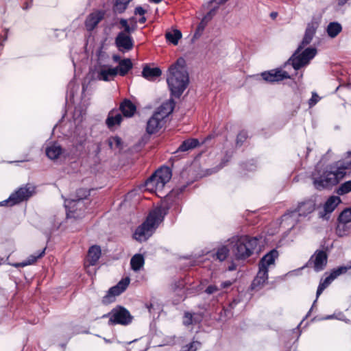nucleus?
<instances>
[{
    "label": "nucleus",
    "mask_w": 351,
    "mask_h": 351,
    "mask_svg": "<svg viewBox=\"0 0 351 351\" xmlns=\"http://www.w3.org/2000/svg\"><path fill=\"white\" fill-rule=\"evenodd\" d=\"M167 213L166 206H160L152 210L146 220L136 229L134 238L141 242L146 241L162 222Z\"/></svg>",
    "instance_id": "4"
},
{
    "label": "nucleus",
    "mask_w": 351,
    "mask_h": 351,
    "mask_svg": "<svg viewBox=\"0 0 351 351\" xmlns=\"http://www.w3.org/2000/svg\"><path fill=\"white\" fill-rule=\"evenodd\" d=\"M218 291H220V289H219V286L217 285H210L205 289V293L208 295L213 294Z\"/></svg>",
    "instance_id": "46"
},
{
    "label": "nucleus",
    "mask_w": 351,
    "mask_h": 351,
    "mask_svg": "<svg viewBox=\"0 0 351 351\" xmlns=\"http://www.w3.org/2000/svg\"><path fill=\"white\" fill-rule=\"evenodd\" d=\"M167 82L171 95L179 98L189 82L186 61L183 58H179L169 66L167 72Z\"/></svg>",
    "instance_id": "3"
},
{
    "label": "nucleus",
    "mask_w": 351,
    "mask_h": 351,
    "mask_svg": "<svg viewBox=\"0 0 351 351\" xmlns=\"http://www.w3.org/2000/svg\"><path fill=\"white\" fill-rule=\"evenodd\" d=\"M336 228V233L339 237H345L351 234V223H346L339 218Z\"/></svg>",
    "instance_id": "26"
},
{
    "label": "nucleus",
    "mask_w": 351,
    "mask_h": 351,
    "mask_svg": "<svg viewBox=\"0 0 351 351\" xmlns=\"http://www.w3.org/2000/svg\"><path fill=\"white\" fill-rule=\"evenodd\" d=\"M232 254L237 260H245L251 256L258 243L256 237L241 235L230 240Z\"/></svg>",
    "instance_id": "5"
},
{
    "label": "nucleus",
    "mask_w": 351,
    "mask_h": 351,
    "mask_svg": "<svg viewBox=\"0 0 351 351\" xmlns=\"http://www.w3.org/2000/svg\"><path fill=\"white\" fill-rule=\"evenodd\" d=\"M133 66L132 62L130 59L125 58L121 60L119 65L114 69H117V75L125 76Z\"/></svg>",
    "instance_id": "24"
},
{
    "label": "nucleus",
    "mask_w": 351,
    "mask_h": 351,
    "mask_svg": "<svg viewBox=\"0 0 351 351\" xmlns=\"http://www.w3.org/2000/svg\"><path fill=\"white\" fill-rule=\"evenodd\" d=\"M229 251L226 246L219 247L216 252V258L220 261H224L227 258Z\"/></svg>",
    "instance_id": "38"
},
{
    "label": "nucleus",
    "mask_w": 351,
    "mask_h": 351,
    "mask_svg": "<svg viewBox=\"0 0 351 351\" xmlns=\"http://www.w3.org/2000/svg\"><path fill=\"white\" fill-rule=\"evenodd\" d=\"M227 1L228 0H211L209 2H208V6L210 5V4H213L214 3H215L217 5H219L221 3H223Z\"/></svg>",
    "instance_id": "54"
},
{
    "label": "nucleus",
    "mask_w": 351,
    "mask_h": 351,
    "mask_svg": "<svg viewBox=\"0 0 351 351\" xmlns=\"http://www.w3.org/2000/svg\"><path fill=\"white\" fill-rule=\"evenodd\" d=\"M234 269V266H232L229 267V270L232 271Z\"/></svg>",
    "instance_id": "61"
},
{
    "label": "nucleus",
    "mask_w": 351,
    "mask_h": 351,
    "mask_svg": "<svg viewBox=\"0 0 351 351\" xmlns=\"http://www.w3.org/2000/svg\"><path fill=\"white\" fill-rule=\"evenodd\" d=\"M316 29L317 25L315 23H312L307 25L302 42L294 53L284 64V69L291 66L294 71H296L310 63V61L316 56L317 49L314 47H308L304 50L302 49L305 46L311 43Z\"/></svg>",
    "instance_id": "2"
},
{
    "label": "nucleus",
    "mask_w": 351,
    "mask_h": 351,
    "mask_svg": "<svg viewBox=\"0 0 351 351\" xmlns=\"http://www.w3.org/2000/svg\"><path fill=\"white\" fill-rule=\"evenodd\" d=\"M45 249H43L40 252H36L34 254L30 255L26 260L21 263H16L14 265L15 267H25L27 265L34 263L39 258L42 257L45 254Z\"/></svg>",
    "instance_id": "28"
},
{
    "label": "nucleus",
    "mask_w": 351,
    "mask_h": 351,
    "mask_svg": "<svg viewBox=\"0 0 351 351\" xmlns=\"http://www.w3.org/2000/svg\"><path fill=\"white\" fill-rule=\"evenodd\" d=\"M74 89H78V86H76L73 82H70L68 86L66 99H68L69 97V99H71L73 97Z\"/></svg>",
    "instance_id": "45"
},
{
    "label": "nucleus",
    "mask_w": 351,
    "mask_h": 351,
    "mask_svg": "<svg viewBox=\"0 0 351 351\" xmlns=\"http://www.w3.org/2000/svg\"><path fill=\"white\" fill-rule=\"evenodd\" d=\"M174 107L175 101L172 99L162 103L148 120L147 132L149 134L158 132L164 126L166 118L173 112Z\"/></svg>",
    "instance_id": "6"
},
{
    "label": "nucleus",
    "mask_w": 351,
    "mask_h": 351,
    "mask_svg": "<svg viewBox=\"0 0 351 351\" xmlns=\"http://www.w3.org/2000/svg\"><path fill=\"white\" fill-rule=\"evenodd\" d=\"M87 138V129L82 125H76L73 132V141L76 146L84 144Z\"/></svg>",
    "instance_id": "19"
},
{
    "label": "nucleus",
    "mask_w": 351,
    "mask_h": 351,
    "mask_svg": "<svg viewBox=\"0 0 351 351\" xmlns=\"http://www.w3.org/2000/svg\"><path fill=\"white\" fill-rule=\"evenodd\" d=\"M336 319L338 320L345 321V316L344 315L341 313H335L332 315H327L322 318V319L327 320V319Z\"/></svg>",
    "instance_id": "44"
},
{
    "label": "nucleus",
    "mask_w": 351,
    "mask_h": 351,
    "mask_svg": "<svg viewBox=\"0 0 351 351\" xmlns=\"http://www.w3.org/2000/svg\"><path fill=\"white\" fill-rule=\"evenodd\" d=\"M47 156L51 160H56L64 154L62 147L58 143H51L45 149Z\"/></svg>",
    "instance_id": "20"
},
{
    "label": "nucleus",
    "mask_w": 351,
    "mask_h": 351,
    "mask_svg": "<svg viewBox=\"0 0 351 351\" xmlns=\"http://www.w3.org/2000/svg\"><path fill=\"white\" fill-rule=\"evenodd\" d=\"M112 58H113V60H114V62H119L121 60L120 59V56H118V55H114V56H113V57H112Z\"/></svg>",
    "instance_id": "56"
},
{
    "label": "nucleus",
    "mask_w": 351,
    "mask_h": 351,
    "mask_svg": "<svg viewBox=\"0 0 351 351\" xmlns=\"http://www.w3.org/2000/svg\"><path fill=\"white\" fill-rule=\"evenodd\" d=\"M350 269H351V261L346 266H340L332 269L330 274L334 279H335L340 275L346 273Z\"/></svg>",
    "instance_id": "37"
},
{
    "label": "nucleus",
    "mask_w": 351,
    "mask_h": 351,
    "mask_svg": "<svg viewBox=\"0 0 351 351\" xmlns=\"http://www.w3.org/2000/svg\"><path fill=\"white\" fill-rule=\"evenodd\" d=\"M101 254V250L99 246L93 245L88 252L86 262L89 265H95L97 263Z\"/></svg>",
    "instance_id": "21"
},
{
    "label": "nucleus",
    "mask_w": 351,
    "mask_h": 351,
    "mask_svg": "<svg viewBox=\"0 0 351 351\" xmlns=\"http://www.w3.org/2000/svg\"><path fill=\"white\" fill-rule=\"evenodd\" d=\"M130 283V279L125 278L121 280L117 285L111 287L107 294L103 298L104 303H110L114 301V297L120 295L127 288Z\"/></svg>",
    "instance_id": "13"
},
{
    "label": "nucleus",
    "mask_w": 351,
    "mask_h": 351,
    "mask_svg": "<svg viewBox=\"0 0 351 351\" xmlns=\"http://www.w3.org/2000/svg\"><path fill=\"white\" fill-rule=\"evenodd\" d=\"M277 16V12H271V17L272 19H275Z\"/></svg>",
    "instance_id": "59"
},
{
    "label": "nucleus",
    "mask_w": 351,
    "mask_h": 351,
    "mask_svg": "<svg viewBox=\"0 0 351 351\" xmlns=\"http://www.w3.org/2000/svg\"><path fill=\"white\" fill-rule=\"evenodd\" d=\"M114 143H115L117 145V147L119 146V145L121 143L120 138L115 136V137H113V138L109 139L108 144H109V146L110 147V148H112Z\"/></svg>",
    "instance_id": "52"
},
{
    "label": "nucleus",
    "mask_w": 351,
    "mask_h": 351,
    "mask_svg": "<svg viewBox=\"0 0 351 351\" xmlns=\"http://www.w3.org/2000/svg\"><path fill=\"white\" fill-rule=\"evenodd\" d=\"M327 254L323 250L317 251L312 256L311 260L313 262V267L316 271H322L324 269L327 263Z\"/></svg>",
    "instance_id": "18"
},
{
    "label": "nucleus",
    "mask_w": 351,
    "mask_h": 351,
    "mask_svg": "<svg viewBox=\"0 0 351 351\" xmlns=\"http://www.w3.org/2000/svg\"><path fill=\"white\" fill-rule=\"evenodd\" d=\"M341 199L338 196H330L324 204V215L330 214L340 204Z\"/></svg>",
    "instance_id": "23"
},
{
    "label": "nucleus",
    "mask_w": 351,
    "mask_h": 351,
    "mask_svg": "<svg viewBox=\"0 0 351 351\" xmlns=\"http://www.w3.org/2000/svg\"><path fill=\"white\" fill-rule=\"evenodd\" d=\"M115 44L119 50L123 52L131 50L134 46L132 38L124 32L118 34L115 39Z\"/></svg>",
    "instance_id": "16"
},
{
    "label": "nucleus",
    "mask_w": 351,
    "mask_h": 351,
    "mask_svg": "<svg viewBox=\"0 0 351 351\" xmlns=\"http://www.w3.org/2000/svg\"><path fill=\"white\" fill-rule=\"evenodd\" d=\"M351 191V180L345 182L337 189V193L340 195H345Z\"/></svg>",
    "instance_id": "39"
},
{
    "label": "nucleus",
    "mask_w": 351,
    "mask_h": 351,
    "mask_svg": "<svg viewBox=\"0 0 351 351\" xmlns=\"http://www.w3.org/2000/svg\"><path fill=\"white\" fill-rule=\"evenodd\" d=\"M150 2L154 3H158L162 1V0H149Z\"/></svg>",
    "instance_id": "60"
},
{
    "label": "nucleus",
    "mask_w": 351,
    "mask_h": 351,
    "mask_svg": "<svg viewBox=\"0 0 351 351\" xmlns=\"http://www.w3.org/2000/svg\"><path fill=\"white\" fill-rule=\"evenodd\" d=\"M193 316L189 313H185L183 317V324L185 326H189L193 323L192 322Z\"/></svg>",
    "instance_id": "50"
},
{
    "label": "nucleus",
    "mask_w": 351,
    "mask_h": 351,
    "mask_svg": "<svg viewBox=\"0 0 351 351\" xmlns=\"http://www.w3.org/2000/svg\"><path fill=\"white\" fill-rule=\"evenodd\" d=\"M121 25L122 26V27L124 28V31L126 32V33H131V32H133L135 29H136V25L134 24L132 27H130L128 23V21L126 19H121L119 21Z\"/></svg>",
    "instance_id": "42"
},
{
    "label": "nucleus",
    "mask_w": 351,
    "mask_h": 351,
    "mask_svg": "<svg viewBox=\"0 0 351 351\" xmlns=\"http://www.w3.org/2000/svg\"><path fill=\"white\" fill-rule=\"evenodd\" d=\"M247 137L246 132L242 131L238 134L237 137V145H241L243 142L245 141Z\"/></svg>",
    "instance_id": "47"
},
{
    "label": "nucleus",
    "mask_w": 351,
    "mask_h": 351,
    "mask_svg": "<svg viewBox=\"0 0 351 351\" xmlns=\"http://www.w3.org/2000/svg\"><path fill=\"white\" fill-rule=\"evenodd\" d=\"M117 69L110 65H100L96 71L97 79L101 81L109 82L117 76Z\"/></svg>",
    "instance_id": "14"
},
{
    "label": "nucleus",
    "mask_w": 351,
    "mask_h": 351,
    "mask_svg": "<svg viewBox=\"0 0 351 351\" xmlns=\"http://www.w3.org/2000/svg\"><path fill=\"white\" fill-rule=\"evenodd\" d=\"M145 259L142 254H136L130 260V265L132 270L138 271L144 265Z\"/></svg>",
    "instance_id": "31"
},
{
    "label": "nucleus",
    "mask_w": 351,
    "mask_h": 351,
    "mask_svg": "<svg viewBox=\"0 0 351 351\" xmlns=\"http://www.w3.org/2000/svg\"><path fill=\"white\" fill-rule=\"evenodd\" d=\"M172 176L171 170L167 167L158 169L145 184V189L152 193H160Z\"/></svg>",
    "instance_id": "8"
},
{
    "label": "nucleus",
    "mask_w": 351,
    "mask_h": 351,
    "mask_svg": "<svg viewBox=\"0 0 351 351\" xmlns=\"http://www.w3.org/2000/svg\"><path fill=\"white\" fill-rule=\"evenodd\" d=\"M204 9L209 10L208 12L203 16L202 19L204 21H206L208 23L211 21L213 16L216 14L217 11L218 10V5H213V4H210L208 6V3L203 6Z\"/></svg>",
    "instance_id": "36"
},
{
    "label": "nucleus",
    "mask_w": 351,
    "mask_h": 351,
    "mask_svg": "<svg viewBox=\"0 0 351 351\" xmlns=\"http://www.w3.org/2000/svg\"><path fill=\"white\" fill-rule=\"evenodd\" d=\"M162 74L161 70L158 67L151 68L146 66L143 68L142 71L143 76L150 81L154 80L156 77L160 76Z\"/></svg>",
    "instance_id": "25"
},
{
    "label": "nucleus",
    "mask_w": 351,
    "mask_h": 351,
    "mask_svg": "<svg viewBox=\"0 0 351 351\" xmlns=\"http://www.w3.org/2000/svg\"><path fill=\"white\" fill-rule=\"evenodd\" d=\"M341 29L342 27L340 23L332 22L327 27V33L330 37L335 38L341 32Z\"/></svg>",
    "instance_id": "33"
},
{
    "label": "nucleus",
    "mask_w": 351,
    "mask_h": 351,
    "mask_svg": "<svg viewBox=\"0 0 351 351\" xmlns=\"http://www.w3.org/2000/svg\"><path fill=\"white\" fill-rule=\"evenodd\" d=\"M315 203L312 200H307L298 204L296 210L291 211L284 215L286 219L294 218L297 215L300 217H306L315 210Z\"/></svg>",
    "instance_id": "12"
},
{
    "label": "nucleus",
    "mask_w": 351,
    "mask_h": 351,
    "mask_svg": "<svg viewBox=\"0 0 351 351\" xmlns=\"http://www.w3.org/2000/svg\"><path fill=\"white\" fill-rule=\"evenodd\" d=\"M86 106H76L73 113V119L75 125H82L84 117L86 114Z\"/></svg>",
    "instance_id": "30"
},
{
    "label": "nucleus",
    "mask_w": 351,
    "mask_h": 351,
    "mask_svg": "<svg viewBox=\"0 0 351 351\" xmlns=\"http://www.w3.org/2000/svg\"><path fill=\"white\" fill-rule=\"evenodd\" d=\"M145 13V10L141 6H138L135 8L134 14L143 16Z\"/></svg>",
    "instance_id": "53"
},
{
    "label": "nucleus",
    "mask_w": 351,
    "mask_h": 351,
    "mask_svg": "<svg viewBox=\"0 0 351 351\" xmlns=\"http://www.w3.org/2000/svg\"><path fill=\"white\" fill-rule=\"evenodd\" d=\"M339 218L346 221V223H351V208L344 210L339 215Z\"/></svg>",
    "instance_id": "41"
},
{
    "label": "nucleus",
    "mask_w": 351,
    "mask_h": 351,
    "mask_svg": "<svg viewBox=\"0 0 351 351\" xmlns=\"http://www.w3.org/2000/svg\"><path fill=\"white\" fill-rule=\"evenodd\" d=\"M105 12L103 10H95L91 12L86 19L84 23L86 29L89 32L93 31L98 23L103 20Z\"/></svg>",
    "instance_id": "17"
},
{
    "label": "nucleus",
    "mask_w": 351,
    "mask_h": 351,
    "mask_svg": "<svg viewBox=\"0 0 351 351\" xmlns=\"http://www.w3.org/2000/svg\"><path fill=\"white\" fill-rule=\"evenodd\" d=\"M78 198L77 199H66L64 202V206L66 210V216L68 218L81 219L84 216L85 203L84 197L89 195V191L84 189H80L77 191Z\"/></svg>",
    "instance_id": "9"
},
{
    "label": "nucleus",
    "mask_w": 351,
    "mask_h": 351,
    "mask_svg": "<svg viewBox=\"0 0 351 351\" xmlns=\"http://www.w3.org/2000/svg\"><path fill=\"white\" fill-rule=\"evenodd\" d=\"M145 21H146V18L143 16L139 19V22L141 23H144Z\"/></svg>",
    "instance_id": "57"
},
{
    "label": "nucleus",
    "mask_w": 351,
    "mask_h": 351,
    "mask_svg": "<svg viewBox=\"0 0 351 351\" xmlns=\"http://www.w3.org/2000/svg\"><path fill=\"white\" fill-rule=\"evenodd\" d=\"M335 279L330 276H327L324 280H321L316 293V299L320 295L323 291ZM317 300L314 301V304Z\"/></svg>",
    "instance_id": "35"
},
{
    "label": "nucleus",
    "mask_w": 351,
    "mask_h": 351,
    "mask_svg": "<svg viewBox=\"0 0 351 351\" xmlns=\"http://www.w3.org/2000/svg\"><path fill=\"white\" fill-rule=\"evenodd\" d=\"M208 22L206 21H204V19H202L197 27L196 32L195 33V36H199L204 30Z\"/></svg>",
    "instance_id": "43"
},
{
    "label": "nucleus",
    "mask_w": 351,
    "mask_h": 351,
    "mask_svg": "<svg viewBox=\"0 0 351 351\" xmlns=\"http://www.w3.org/2000/svg\"><path fill=\"white\" fill-rule=\"evenodd\" d=\"M199 145V141L196 138H189L182 143L176 152H184L193 149Z\"/></svg>",
    "instance_id": "29"
},
{
    "label": "nucleus",
    "mask_w": 351,
    "mask_h": 351,
    "mask_svg": "<svg viewBox=\"0 0 351 351\" xmlns=\"http://www.w3.org/2000/svg\"><path fill=\"white\" fill-rule=\"evenodd\" d=\"M234 282V280H228L221 282L220 283V285H219L220 291H221V293H223V291H222L223 290L230 288Z\"/></svg>",
    "instance_id": "48"
},
{
    "label": "nucleus",
    "mask_w": 351,
    "mask_h": 351,
    "mask_svg": "<svg viewBox=\"0 0 351 351\" xmlns=\"http://www.w3.org/2000/svg\"><path fill=\"white\" fill-rule=\"evenodd\" d=\"M122 121L121 114L117 110H112L108 115L106 123L108 128H111L117 125H119Z\"/></svg>",
    "instance_id": "22"
},
{
    "label": "nucleus",
    "mask_w": 351,
    "mask_h": 351,
    "mask_svg": "<svg viewBox=\"0 0 351 351\" xmlns=\"http://www.w3.org/2000/svg\"><path fill=\"white\" fill-rule=\"evenodd\" d=\"M14 205V203L13 202L11 195H10L7 199L0 202V206H12Z\"/></svg>",
    "instance_id": "51"
},
{
    "label": "nucleus",
    "mask_w": 351,
    "mask_h": 351,
    "mask_svg": "<svg viewBox=\"0 0 351 351\" xmlns=\"http://www.w3.org/2000/svg\"><path fill=\"white\" fill-rule=\"evenodd\" d=\"M351 169V151L345 153L341 158L327 167L319 176L313 174V185L317 190H322L334 185L346 175L347 170Z\"/></svg>",
    "instance_id": "1"
},
{
    "label": "nucleus",
    "mask_w": 351,
    "mask_h": 351,
    "mask_svg": "<svg viewBox=\"0 0 351 351\" xmlns=\"http://www.w3.org/2000/svg\"><path fill=\"white\" fill-rule=\"evenodd\" d=\"M278 255V252L276 250H272L261 259L258 264V271L251 285L252 289L259 290L267 283L269 267L274 265Z\"/></svg>",
    "instance_id": "7"
},
{
    "label": "nucleus",
    "mask_w": 351,
    "mask_h": 351,
    "mask_svg": "<svg viewBox=\"0 0 351 351\" xmlns=\"http://www.w3.org/2000/svg\"><path fill=\"white\" fill-rule=\"evenodd\" d=\"M201 346V343L193 341L182 348V351H196Z\"/></svg>",
    "instance_id": "40"
},
{
    "label": "nucleus",
    "mask_w": 351,
    "mask_h": 351,
    "mask_svg": "<svg viewBox=\"0 0 351 351\" xmlns=\"http://www.w3.org/2000/svg\"><path fill=\"white\" fill-rule=\"evenodd\" d=\"M103 317H108V323L110 325L121 324L126 326L130 324L132 320L130 313L126 308L120 306L114 308L108 314L104 315Z\"/></svg>",
    "instance_id": "10"
},
{
    "label": "nucleus",
    "mask_w": 351,
    "mask_h": 351,
    "mask_svg": "<svg viewBox=\"0 0 351 351\" xmlns=\"http://www.w3.org/2000/svg\"><path fill=\"white\" fill-rule=\"evenodd\" d=\"M320 100V97L316 93H313L311 98L308 100L309 107L311 108L314 106Z\"/></svg>",
    "instance_id": "49"
},
{
    "label": "nucleus",
    "mask_w": 351,
    "mask_h": 351,
    "mask_svg": "<svg viewBox=\"0 0 351 351\" xmlns=\"http://www.w3.org/2000/svg\"><path fill=\"white\" fill-rule=\"evenodd\" d=\"M120 110L126 117H131L136 111V106L130 101L124 100L120 105Z\"/></svg>",
    "instance_id": "27"
},
{
    "label": "nucleus",
    "mask_w": 351,
    "mask_h": 351,
    "mask_svg": "<svg viewBox=\"0 0 351 351\" xmlns=\"http://www.w3.org/2000/svg\"><path fill=\"white\" fill-rule=\"evenodd\" d=\"M261 76L265 81L268 82H278L285 79L291 78V75L282 68L263 72Z\"/></svg>",
    "instance_id": "11"
},
{
    "label": "nucleus",
    "mask_w": 351,
    "mask_h": 351,
    "mask_svg": "<svg viewBox=\"0 0 351 351\" xmlns=\"http://www.w3.org/2000/svg\"><path fill=\"white\" fill-rule=\"evenodd\" d=\"M349 0H337L338 5L343 6L346 5Z\"/></svg>",
    "instance_id": "55"
},
{
    "label": "nucleus",
    "mask_w": 351,
    "mask_h": 351,
    "mask_svg": "<svg viewBox=\"0 0 351 351\" xmlns=\"http://www.w3.org/2000/svg\"><path fill=\"white\" fill-rule=\"evenodd\" d=\"M165 38L171 43L177 45L180 39L182 38V33L178 29H174L171 32H167L165 34Z\"/></svg>",
    "instance_id": "32"
},
{
    "label": "nucleus",
    "mask_w": 351,
    "mask_h": 351,
    "mask_svg": "<svg viewBox=\"0 0 351 351\" xmlns=\"http://www.w3.org/2000/svg\"><path fill=\"white\" fill-rule=\"evenodd\" d=\"M132 0H115L113 5V11L115 13H123L128 8Z\"/></svg>",
    "instance_id": "34"
},
{
    "label": "nucleus",
    "mask_w": 351,
    "mask_h": 351,
    "mask_svg": "<svg viewBox=\"0 0 351 351\" xmlns=\"http://www.w3.org/2000/svg\"><path fill=\"white\" fill-rule=\"evenodd\" d=\"M237 304V302L236 300H234V301L230 304V306H231V308H234Z\"/></svg>",
    "instance_id": "58"
},
{
    "label": "nucleus",
    "mask_w": 351,
    "mask_h": 351,
    "mask_svg": "<svg viewBox=\"0 0 351 351\" xmlns=\"http://www.w3.org/2000/svg\"><path fill=\"white\" fill-rule=\"evenodd\" d=\"M34 190V188L33 186L26 185L19 188L18 190L12 193L10 195L12 197L14 205L29 198L32 195Z\"/></svg>",
    "instance_id": "15"
},
{
    "label": "nucleus",
    "mask_w": 351,
    "mask_h": 351,
    "mask_svg": "<svg viewBox=\"0 0 351 351\" xmlns=\"http://www.w3.org/2000/svg\"><path fill=\"white\" fill-rule=\"evenodd\" d=\"M84 90H85V86H84H84H82V90H83V91H84Z\"/></svg>",
    "instance_id": "64"
},
{
    "label": "nucleus",
    "mask_w": 351,
    "mask_h": 351,
    "mask_svg": "<svg viewBox=\"0 0 351 351\" xmlns=\"http://www.w3.org/2000/svg\"><path fill=\"white\" fill-rule=\"evenodd\" d=\"M2 49H3V45L0 44V51L2 50Z\"/></svg>",
    "instance_id": "63"
},
{
    "label": "nucleus",
    "mask_w": 351,
    "mask_h": 351,
    "mask_svg": "<svg viewBox=\"0 0 351 351\" xmlns=\"http://www.w3.org/2000/svg\"><path fill=\"white\" fill-rule=\"evenodd\" d=\"M152 306V304L147 306V308L149 309V311H150V309H151Z\"/></svg>",
    "instance_id": "62"
}]
</instances>
